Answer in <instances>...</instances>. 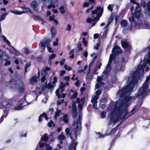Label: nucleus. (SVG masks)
Listing matches in <instances>:
<instances>
[{"instance_id":"obj_1","label":"nucleus","mask_w":150,"mask_h":150,"mask_svg":"<svg viewBox=\"0 0 150 150\" xmlns=\"http://www.w3.org/2000/svg\"><path fill=\"white\" fill-rule=\"evenodd\" d=\"M141 105L142 103L140 105H134L128 113L127 107L123 108L121 110H120L117 105L116 104L114 106V110L110 113L109 124H111L112 123L115 124L120 120H125L128 118L137 111L140 108Z\"/></svg>"},{"instance_id":"obj_2","label":"nucleus","mask_w":150,"mask_h":150,"mask_svg":"<svg viewBox=\"0 0 150 150\" xmlns=\"http://www.w3.org/2000/svg\"><path fill=\"white\" fill-rule=\"evenodd\" d=\"M141 105L142 103L140 105H134L128 113L127 107L123 108L121 110H120L117 105L116 104L114 106V110L110 113L109 124H111L112 123L115 124L120 120H125L128 118L137 111L140 108Z\"/></svg>"},{"instance_id":"obj_3","label":"nucleus","mask_w":150,"mask_h":150,"mask_svg":"<svg viewBox=\"0 0 150 150\" xmlns=\"http://www.w3.org/2000/svg\"><path fill=\"white\" fill-rule=\"evenodd\" d=\"M143 61L142 64L139 66L136 70L132 74L130 83L121 90V91H122L121 94L122 96H123L125 93L129 92L133 89L135 85L138 82L140 75L139 71L144 70L147 64H149L150 66V50L148 53L144 56Z\"/></svg>"},{"instance_id":"obj_4","label":"nucleus","mask_w":150,"mask_h":150,"mask_svg":"<svg viewBox=\"0 0 150 150\" xmlns=\"http://www.w3.org/2000/svg\"><path fill=\"white\" fill-rule=\"evenodd\" d=\"M149 78H147L141 87L139 88V91L136 94V96L138 98H143L147 96L150 91V88L148 90V87L150 83L149 82Z\"/></svg>"},{"instance_id":"obj_5","label":"nucleus","mask_w":150,"mask_h":150,"mask_svg":"<svg viewBox=\"0 0 150 150\" xmlns=\"http://www.w3.org/2000/svg\"><path fill=\"white\" fill-rule=\"evenodd\" d=\"M124 88V87L120 90H119L117 93L118 94H120V98L123 97V98L119 102V105L118 107L120 110H121V109H122L123 108L127 107V106L125 105V103H127L129 102L132 98L131 96H126L127 94L128 93H129L131 90L129 92L125 93L123 96H121V93L122 92V91H120L122 90Z\"/></svg>"},{"instance_id":"obj_6","label":"nucleus","mask_w":150,"mask_h":150,"mask_svg":"<svg viewBox=\"0 0 150 150\" xmlns=\"http://www.w3.org/2000/svg\"><path fill=\"white\" fill-rule=\"evenodd\" d=\"M17 81L13 79H11L9 81L6 82L5 84L6 87L11 89L16 90L17 89Z\"/></svg>"},{"instance_id":"obj_7","label":"nucleus","mask_w":150,"mask_h":150,"mask_svg":"<svg viewBox=\"0 0 150 150\" xmlns=\"http://www.w3.org/2000/svg\"><path fill=\"white\" fill-rule=\"evenodd\" d=\"M121 44L122 47L124 48L127 52H130L132 48V46L130 43L125 41H122Z\"/></svg>"},{"instance_id":"obj_8","label":"nucleus","mask_w":150,"mask_h":150,"mask_svg":"<svg viewBox=\"0 0 150 150\" xmlns=\"http://www.w3.org/2000/svg\"><path fill=\"white\" fill-rule=\"evenodd\" d=\"M122 50L121 48L118 46L116 45L112 48V53L115 56H118L122 53Z\"/></svg>"},{"instance_id":"obj_9","label":"nucleus","mask_w":150,"mask_h":150,"mask_svg":"<svg viewBox=\"0 0 150 150\" xmlns=\"http://www.w3.org/2000/svg\"><path fill=\"white\" fill-rule=\"evenodd\" d=\"M129 20L131 23L130 26L132 28L133 27L136 29L138 28L139 26L137 23L135 21L134 16L129 17Z\"/></svg>"},{"instance_id":"obj_10","label":"nucleus","mask_w":150,"mask_h":150,"mask_svg":"<svg viewBox=\"0 0 150 150\" xmlns=\"http://www.w3.org/2000/svg\"><path fill=\"white\" fill-rule=\"evenodd\" d=\"M1 104L3 107L4 113L7 112V110L9 108L11 105V103L7 100L3 101Z\"/></svg>"},{"instance_id":"obj_11","label":"nucleus","mask_w":150,"mask_h":150,"mask_svg":"<svg viewBox=\"0 0 150 150\" xmlns=\"http://www.w3.org/2000/svg\"><path fill=\"white\" fill-rule=\"evenodd\" d=\"M69 135L72 141L69 146L68 150H71V148H76V146L78 144V142L76 141L74 139L73 137L72 136L71 134L70 133Z\"/></svg>"},{"instance_id":"obj_12","label":"nucleus","mask_w":150,"mask_h":150,"mask_svg":"<svg viewBox=\"0 0 150 150\" xmlns=\"http://www.w3.org/2000/svg\"><path fill=\"white\" fill-rule=\"evenodd\" d=\"M141 13V8L139 6H136L134 10V13H133V14L137 19H139L140 17Z\"/></svg>"},{"instance_id":"obj_13","label":"nucleus","mask_w":150,"mask_h":150,"mask_svg":"<svg viewBox=\"0 0 150 150\" xmlns=\"http://www.w3.org/2000/svg\"><path fill=\"white\" fill-rule=\"evenodd\" d=\"M81 113H79V118L76 121H74L73 123L74 125H76V128L78 127V126H79L81 128Z\"/></svg>"},{"instance_id":"obj_14","label":"nucleus","mask_w":150,"mask_h":150,"mask_svg":"<svg viewBox=\"0 0 150 150\" xmlns=\"http://www.w3.org/2000/svg\"><path fill=\"white\" fill-rule=\"evenodd\" d=\"M38 81V77H37V75L36 74L32 76L29 80V84H30L34 85Z\"/></svg>"},{"instance_id":"obj_15","label":"nucleus","mask_w":150,"mask_h":150,"mask_svg":"<svg viewBox=\"0 0 150 150\" xmlns=\"http://www.w3.org/2000/svg\"><path fill=\"white\" fill-rule=\"evenodd\" d=\"M18 91L21 93H23L25 91V85L23 82L21 81L18 84Z\"/></svg>"},{"instance_id":"obj_16","label":"nucleus","mask_w":150,"mask_h":150,"mask_svg":"<svg viewBox=\"0 0 150 150\" xmlns=\"http://www.w3.org/2000/svg\"><path fill=\"white\" fill-rule=\"evenodd\" d=\"M37 3L35 1H32L30 3V6L33 10L36 11H38V9L37 8Z\"/></svg>"},{"instance_id":"obj_17","label":"nucleus","mask_w":150,"mask_h":150,"mask_svg":"<svg viewBox=\"0 0 150 150\" xmlns=\"http://www.w3.org/2000/svg\"><path fill=\"white\" fill-rule=\"evenodd\" d=\"M96 10L98 12L97 14V16H99V17H100L103 12V8H101L100 6L97 7L96 8Z\"/></svg>"},{"instance_id":"obj_18","label":"nucleus","mask_w":150,"mask_h":150,"mask_svg":"<svg viewBox=\"0 0 150 150\" xmlns=\"http://www.w3.org/2000/svg\"><path fill=\"white\" fill-rule=\"evenodd\" d=\"M59 89H57V90L55 92L56 95L57 96V97L58 98H60L62 97V98H64L66 97V93H62V95L61 94L62 93H61V94H60L59 93Z\"/></svg>"},{"instance_id":"obj_19","label":"nucleus","mask_w":150,"mask_h":150,"mask_svg":"<svg viewBox=\"0 0 150 150\" xmlns=\"http://www.w3.org/2000/svg\"><path fill=\"white\" fill-rule=\"evenodd\" d=\"M66 87V84L62 82H61L60 83L58 89L59 90V89L60 90V91L62 92H63L64 91L65 89L64 88Z\"/></svg>"},{"instance_id":"obj_20","label":"nucleus","mask_w":150,"mask_h":150,"mask_svg":"<svg viewBox=\"0 0 150 150\" xmlns=\"http://www.w3.org/2000/svg\"><path fill=\"white\" fill-rule=\"evenodd\" d=\"M81 128L79 126H78V127L76 128V126L75 128V129L74 130V134L75 135V140H76L77 139V137L78 134V130H79V131L80 132L81 131H79V130L81 129Z\"/></svg>"},{"instance_id":"obj_21","label":"nucleus","mask_w":150,"mask_h":150,"mask_svg":"<svg viewBox=\"0 0 150 150\" xmlns=\"http://www.w3.org/2000/svg\"><path fill=\"white\" fill-rule=\"evenodd\" d=\"M32 16L34 18V20L35 21L38 20L39 21H43L44 20V19L43 18L40 17L38 15H37L33 14Z\"/></svg>"},{"instance_id":"obj_22","label":"nucleus","mask_w":150,"mask_h":150,"mask_svg":"<svg viewBox=\"0 0 150 150\" xmlns=\"http://www.w3.org/2000/svg\"><path fill=\"white\" fill-rule=\"evenodd\" d=\"M21 8L23 10V11L24 12V13L28 12H30L31 13H33V12L31 11V9L29 8L25 7H23Z\"/></svg>"},{"instance_id":"obj_23","label":"nucleus","mask_w":150,"mask_h":150,"mask_svg":"<svg viewBox=\"0 0 150 150\" xmlns=\"http://www.w3.org/2000/svg\"><path fill=\"white\" fill-rule=\"evenodd\" d=\"M41 75L42 77L41 79V81L42 83L44 82L46 80V76L47 75V74L45 71L44 72L42 73Z\"/></svg>"},{"instance_id":"obj_24","label":"nucleus","mask_w":150,"mask_h":150,"mask_svg":"<svg viewBox=\"0 0 150 150\" xmlns=\"http://www.w3.org/2000/svg\"><path fill=\"white\" fill-rule=\"evenodd\" d=\"M116 56H115V55L113 54H111L108 63H111L112 61L113 60L116 63H117V62L115 61V59H116L115 57Z\"/></svg>"},{"instance_id":"obj_25","label":"nucleus","mask_w":150,"mask_h":150,"mask_svg":"<svg viewBox=\"0 0 150 150\" xmlns=\"http://www.w3.org/2000/svg\"><path fill=\"white\" fill-rule=\"evenodd\" d=\"M50 31L52 34V38H54L56 33V31L55 30V27H52Z\"/></svg>"},{"instance_id":"obj_26","label":"nucleus","mask_w":150,"mask_h":150,"mask_svg":"<svg viewBox=\"0 0 150 150\" xmlns=\"http://www.w3.org/2000/svg\"><path fill=\"white\" fill-rule=\"evenodd\" d=\"M26 100L25 98L24 100H23V99H20L19 100L17 103V105H19L20 106H21L22 107V108H23L26 105H23V104L24 103V102Z\"/></svg>"},{"instance_id":"obj_27","label":"nucleus","mask_w":150,"mask_h":150,"mask_svg":"<svg viewBox=\"0 0 150 150\" xmlns=\"http://www.w3.org/2000/svg\"><path fill=\"white\" fill-rule=\"evenodd\" d=\"M47 134H45L41 138V139L43 141L48 142V137L47 136Z\"/></svg>"},{"instance_id":"obj_28","label":"nucleus","mask_w":150,"mask_h":150,"mask_svg":"<svg viewBox=\"0 0 150 150\" xmlns=\"http://www.w3.org/2000/svg\"><path fill=\"white\" fill-rule=\"evenodd\" d=\"M31 65L30 62H28L26 63L25 67V73L27 72V69Z\"/></svg>"},{"instance_id":"obj_29","label":"nucleus","mask_w":150,"mask_h":150,"mask_svg":"<svg viewBox=\"0 0 150 150\" xmlns=\"http://www.w3.org/2000/svg\"><path fill=\"white\" fill-rule=\"evenodd\" d=\"M11 13H14L15 14H16V15H21V14L23 13H24V12L22 11H17L16 10H12L11 11Z\"/></svg>"},{"instance_id":"obj_30","label":"nucleus","mask_w":150,"mask_h":150,"mask_svg":"<svg viewBox=\"0 0 150 150\" xmlns=\"http://www.w3.org/2000/svg\"><path fill=\"white\" fill-rule=\"evenodd\" d=\"M127 21L125 20H122L120 23L121 25L124 27H125L127 26Z\"/></svg>"},{"instance_id":"obj_31","label":"nucleus","mask_w":150,"mask_h":150,"mask_svg":"<svg viewBox=\"0 0 150 150\" xmlns=\"http://www.w3.org/2000/svg\"><path fill=\"white\" fill-rule=\"evenodd\" d=\"M82 43L81 42H79L77 44L78 51H82L83 50V48L81 47Z\"/></svg>"},{"instance_id":"obj_32","label":"nucleus","mask_w":150,"mask_h":150,"mask_svg":"<svg viewBox=\"0 0 150 150\" xmlns=\"http://www.w3.org/2000/svg\"><path fill=\"white\" fill-rule=\"evenodd\" d=\"M8 13H6L2 14L0 17V21H2L4 20L6 18V16L7 15Z\"/></svg>"},{"instance_id":"obj_33","label":"nucleus","mask_w":150,"mask_h":150,"mask_svg":"<svg viewBox=\"0 0 150 150\" xmlns=\"http://www.w3.org/2000/svg\"><path fill=\"white\" fill-rule=\"evenodd\" d=\"M50 68L48 67H46L45 69H43L41 71V73L44 72L45 71V73L47 74V75L48 74L47 71H49L50 70Z\"/></svg>"},{"instance_id":"obj_34","label":"nucleus","mask_w":150,"mask_h":150,"mask_svg":"<svg viewBox=\"0 0 150 150\" xmlns=\"http://www.w3.org/2000/svg\"><path fill=\"white\" fill-rule=\"evenodd\" d=\"M83 109V105L79 103L78 104V112L79 113H81Z\"/></svg>"},{"instance_id":"obj_35","label":"nucleus","mask_w":150,"mask_h":150,"mask_svg":"<svg viewBox=\"0 0 150 150\" xmlns=\"http://www.w3.org/2000/svg\"><path fill=\"white\" fill-rule=\"evenodd\" d=\"M48 125L50 127H52V126L53 127H54L55 126V124L52 120H50V122L48 123Z\"/></svg>"},{"instance_id":"obj_36","label":"nucleus","mask_w":150,"mask_h":150,"mask_svg":"<svg viewBox=\"0 0 150 150\" xmlns=\"http://www.w3.org/2000/svg\"><path fill=\"white\" fill-rule=\"evenodd\" d=\"M116 132V129L115 128H112L110 131L109 132V134H108V135H115Z\"/></svg>"},{"instance_id":"obj_37","label":"nucleus","mask_w":150,"mask_h":150,"mask_svg":"<svg viewBox=\"0 0 150 150\" xmlns=\"http://www.w3.org/2000/svg\"><path fill=\"white\" fill-rule=\"evenodd\" d=\"M47 88L49 89H52L55 86H54L51 84L50 82L48 84H47Z\"/></svg>"},{"instance_id":"obj_38","label":"nucleus","mask_w":150,"mask_h":150,"mask_svg":"<svg viewBox=\"0 0 150 150\" xmlns=\"http://www.w3.org/2000/svg\"><path fill=\"white\" fill-rule=\"evenodd\" d=\"M74 49H73L71 50L69 53V54L70 55L72 54L71 55L69 56V57L71 58H73L74 57Z\"/></svg>"},{"instance_id":"obj_39","label":"nucleus","mask_w":150,"mask_h":150,"mask_svg":"<svg viewBox=\"0 0 150 150\" xmlns=\"http://www.w3.org/2000/svg\"><path fill=\"white\" fill-rule=\"evenodd\" d=\"M68 115L67 114H65L63 118V121L66 123H67L68 122V119H67Z\"/></svg>"},{"instance_id":"obj_40","label":"nucleus","mask_w":150,"mask_h":150,"mask_svg":"<svg viewBox=\"0 0 150 150\" xmlns=\"http://www.w3.org/2000/svg\"><path fill=\"white\" fill-rule=\"evenodd\" d=\"M147 4L146 2V1H141V6H142L143 8H145L147 6Z\"/></svg>"},{"instance_id":"obj_41","label":"nucleus","mask_w":150,"mask_h":150,"mask_svg":"<svg viewBox=\"0 0 150 150\" xmlns=\"http://www.w3.org/2000/svg\"><path fill=\"white\" fill-rule=\"evenodd\" d=\"M23 108L19 105H17V106L14 107V110H20L23 109Z\"/></svg>"},{"instance_id":"obj_42","label":"nucleus","mask_w":150,"mask_h":150,"mask_svg":"<svg viewBox=\"0 0 150 150\" xmlns=\"http://www.w3.org/2000/svg\"><path fill=\"white\" fill-rule=\"evenodd\" d=\"M111 69V68L110 67V64H109V63H108L105 68V70L110 71Z\"/></svg>"},{"instance_id":"obj_43","label":"nucleus","mask_w":150,"mask_h":150,"mask_svg":"<svg viewBox=\"0 0 150 150\" xmlns=\"http://www.w3.org/2000/svg\"><path fill=\"white\" fill-rule=\"evenodd\" d=\"M83 41L82 42L84 46L86 47L87 46L88 42L86 40V39L84 37H83L82 39Z\"/></svg>"},{"instance_id":"obj_44","label":"nucleus","mask_w":150,"mask_h":150,"mask_svg":"<svg viewBox=\"0 0 150 150\" xmlns=\"http://www.w3.org/2000/svg\"><path fill=\"white\" fill-rule=\"evenodd\" d=\"M71 114L72 117L75 118L77 116V111H71Z\"/></svg>"},{"instance_id":"obj_45","label":"nucleus","mask_w":150,"mask_h":150,"mask_svg":"<svg viewBox=\"0 0 150 150\" xmlns=\"http://www.w3.org/2000/svg\"><path fill=\"white\" fill-rule=\"evenodd\" d=\"M106 112L104 111L100 113V116L102 118H104L106 117Z\"/></svg>"},{"instance_id":"obj_46","label":"nucleus","mask_w":150,"mask_h":150,"mask_svg":"<svg viewBox=\"0 0 150 150\" xmlns=\"http://www.w3.org/2000/svg\"><path fill=\"white\" fill-rule=\"evenodd\" d=\"M64 7L63 6H61L60 8H59V10L61 11V13L62 14L64 13L65 12V11L64 10Z\"/></svg>"},{"instance_id":"obj_47","label":"nucleus","mask_w":150,"mask_h":150,"mask_svg":"<svg viewBox=\"0 0 150 150\" xmlns=\"http://www.w3.org/2000/svg\"><path fill=\"white\" fill-rule=\"evenodd\" d=\"M45 45L46 44L45 42H41L40 43V46L41 47H43L44 50H45Z\"/></svg>"},{"instance_id":"obj_48","label":"nucleus","mask_w":150,"mask_h":150,"mask_svg":"<svg viewBox=\"0 0 150 150\" xmlns=\"http://www.w3.org/2000/svg\"><path fill=\"white\" fill-rule=\"evenodd\" d=\"M58 138L60 141H62L65 139V137L64 135H60L58 136Z\"/></svg>"},{"instance_id":"obj_49","label":"nucleus","mask_w":150,"mask_h":150,"mask_svg":"<svg viewBox=\"0 0 150 150\" xmlns=\"http://www.w3.org/2000/svg\"><path fill=\"white\" fill-rule=\"evenodd\" d=\"M78 95V93L77 92H75L73 94L71 98L72 99H75L77 97Z\"/></svg>"},{"instance_id":"obj_50","label":"nucleus","mask_w":150,"mask_h":150,"mask_svg":"<svg viewBox=\"0 0 150 150\" xmlns=\"http://www.w3.org/2000/svg\"><path fill=\"white\" fill-rule=\"evenodd\" d=\"M51 40L49 39H47V41L45 42L46 44L47 45V47H49L50 45V42Z\"/></svg>"},{"instance_id":"obj_51","label":"nucleus","mask_w":150,"mask_h":150,"mask_svg":"<svg viewBox=\"0 0 150 150\" xmlns=\"http://www.w3.org/2000/svg\"><path fill=\"white\" fill-rule=\"evenodd\" d=\"M24 53L26 54H28L30 53V51L28 50V48L25 47L24 49Z\"/></svg>"},{"instance_id":"obj_52","label":"nucleus","mask_w":150,"mask_h":150,"mask_svg":"<svg viewBox=\"0 0 150 150\" xmlns=\"http://www.w3.org/2000/svg\"><path fill=\"white\" fill-rule=\"evenodd\" d=\"M61 112V110H58L55 113V116L56 117L59 116L60 115V114Z\"/></svg>"},{"instance_id":"obj_53","label":"nucleus","mask_w":150,"mask_h":150,"mask_svg":"<svg viewBox=\"0 0 150 150\" xmlns=\"http://www.w3.org/2000/svg\"><path fill=\"white\" fill-rule=\"evenodd\" d=\"M114 19L113 18L110 17L108 19V24L107 25L108 26L113 21Z\"/></svg>"},{"instance_id":"obj_54","label":"nucleus","mask_w":150,"mask_h":150,"mask_svg":"<svg viewBox=\"0 0 150 150\" xmlns=\"http://www.w3.org/2000/svg\"><path fill=\"white\" fill-rule=\"evenodd\" d=\"M94 61H92L91 62H90V63L89 64V70L88 72V74L90 72V68H91V67H92V65H93V63H94Z\"/></svg>"},{"instance_id":"obj_55","label":"nucleus","mask_w":150,"mask_h":150,"mask_svg":"<svg viewBox=\"0 0 150 150\" xmlns=\"http://www.w3.org/2000/svg\"><path fill=\"white\" fill-rule=\"evenodd\" d=\"M146 6H147V10L148 12L150 13V1L148 3Z\"/></svg>"},{"instance_id":"obj_56","label":"nucleus","mask_w":150,"mask_h":150,"mask_svg":"<svg viewBox=\"0 0 150 150\" xmlns=\"http://www.w3.org/2000/svg\"><path fill=\"white\" fill-rule=\"evenodd\" d=\"M57 82V77L56 76H54L53 78V81L52 82L53 84L56 83Z\"/></svg>"},{"instance_id":"obj_57","label":"nucleus","mask_w":150,"mask_h":150,"mask_svg":"<svg viewBox=\"0 0 150 150\" xmlns=\"http://www.w3.org/2000/svg\"><path fill=\"white\" fill-rule=\"evenodd\" d=\"M71 26L69 24H68L66 28V30L69 31H70L71 30Z\"/></svg>"},{"instance_id":"obj_58","label":"nucleus","mask_w":150,"mask_h":150,"mask_svg":"<svg viewBox=\"0 0 150 150\" xmlns=\"http://www.w3.org/2000/svg\"><path fill=\"white\" fill-rule=\"evenodd\" d=\"M56 57V54H52L49 57V59H53Z\"/></svg>"},{"instance_id":"obj_59","label":"nucleus","mask_w":150,"mask_h":150,"mask_svg":"<svg viewBox=\"0 0 150 150\" xmlns=\"http://www.w3.org/2000/svg\"><path fill=\"white\" fill-rule=\"evenodd\" d=\"M6 63L5 64V65L7 66V65H10L11 64V62L10 61H8L7 59L5 60Z\"/></svg>"},{"instance_id":"obj_60","label":"nucleus","mask_w":150,"mask_h":150,"mask_svg":"<svg viewBox=\"0 0 150 150\" xmlns=\"http://www.w3.org/2000/svg\"><path fill=\"white\" fill-rule=\"evenodd\" d=\"M101 101L104 103H105L108 101V99L106 97H105L102 98L101 100Z\"/></svg>"},{"instance_id":"obj_61","label":"nucleus","mask_w":150,"mask_h":150,"mask_svg":"<svg viewBox=\"0 0 150 150\" xmlns=\"http://www.w3.org/2000/svg\"><path fill=\"white\" fill-rule=\"evenodd\" d=\"M47 7L48 9H50L51 7L54 8L55 6L54 4H50V5H48Z\"/></svg>"},{"instance_id":"obj_62","label":"nucleus","mask_w":150,"mask_h":150,"mask_svg":"<svg viewBox=\"0 0 150 150\" xmlns=\"http://www.w3.org/2000/svg\"><path fill=\"white\" fill-rule=\"evenodd\" d=\"M39 146L40 148H42L43 147L45 144V143H44L43 142H39Z\"/></svg>"},{"instance_id":"obj_63","label":"nucleus","mask_w":150,"mask_h":150,"mask_svg":"<svg viewBox=\"0 0 150 150\" xmlns=\"http://www.w3.org/2000/svg\"><path fill=\"white\" fill-rule=\"evenodd\" d=\"M43 117H44L45 118V119L46 120H47L48 119V117L47 115H46V113L43 112Z\"/></svg>"},{"instance_id":"obj_64","label":"nucleus","mask_w":150,"mask_h":150,"mask_svg":"<svg viewBox=\"0 0 150 150\" xmlns=\"http://www.w3.org/2000/svg\"><path fill=\"white\" fill-rule=\"evenodd\" d=\"M107 8L110 11H112L113 8L110 4L108 5Z\"/></svg>"}]
</instances>
